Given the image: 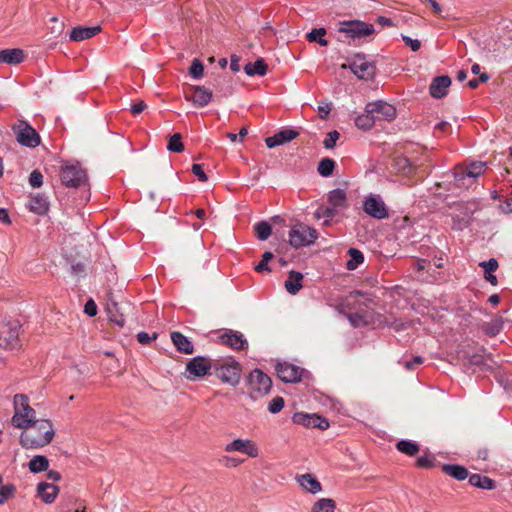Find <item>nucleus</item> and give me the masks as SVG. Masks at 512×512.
I'll return each instance as SVG.
<instances>
[{
	"mask_svg": "<svg viewBox=\"0 0 512 512\" xmlns=\"http://www.w3.org/2000/svg\"><path fill=\"white\" fill-rule=\"evenodd\" d=\"M21 323L17 319H5L0 322V348L14 350L21 347Z\"/></svg>",
	"mask_w": 512,
	"mask_h": 512,
	"instance_id": "nucleus-5",
	"label": "nucleus"
},
{
	"mask_svg": "<svg viewBox=\"0 0 512 512\" xmlns=\"http://www.w3.org/2000/svg\"><path fill=\"white\" fill-rule=\"evenodd\" d=\"M239 60H240L239 57L236 55H233L231 57L230 69L233 72H238L240 70Z\"/></svg>",
	"mask_w": 512,
	"mask_h": 512,
	"instance_id": "nucleus-62",
	"label": "nucleus"
},
{
	"mask_svg": "<svg viewBox=\"0 0 512 512\" xmlns=\"http://www.w3.org/2000/svg\"><path fill=\"white\" fill-rule=\"evenodd\" d=\"M147 105L144 101H139L131 106V112L134 115L142 113L146 109Z\"/></svg>",
	"mask_w": 512,
	"mask_h": 512,
	"instance_id": "nucleus-59",
	"label": "nucleus"
},
{
	"mask_svg": "<svg viewBox=\"0 0 512 512\" xmlns=\"http://www.w3.org/2000/svg\"><path fill=\"white\" fill-rule=\"evenodd\" d=\"M423 363V358L421 356H415L412 361H406L405 367L407 369H413L415 365H420Z\"/></svg>",
	"mask_w": 512,
	"mask_h": 512,
	"instance_id": "nucleus-60",
	"label": "nucleus"
},
{
	"mask_svg": "<svg viewBox=\"0 0 512 512\" xmlns=\"http://www.w3.org/2000/svg\"><path fill=\"white\" fill-rule=\"evenodd\" d=\"M284 407V399L282 397H275L269 403L268 410L272 414L280 412Z\"/></svg>",
	"mask_w": 512,
	"mask_h": 512,
	"instance_id": "nucleus-49",
	"label": "nucleus"
},
{
	"mask_svg": "<svg viewBox=\"0 0 512 512\" xmlns=\"http://www.w3.org/2000/svg\"><path fill=\"white\" fill-rule=\"evenodd\" d=\"M108 315H109L110 321L114 322L118 326L123 327L125 325V318H124V316L123 315H117L116 313H114L112 311V309L110 307L108 308Z\"/></svg>",
	"mask_w": 512,
	"mask_h": 512,
	"instance_id": "nucleus-56",
	"label": "nucleus"
},
{
	"mask_svg": "<svg viewBox=\"0 0 512 512\" xmlns=\"http://www.w3.org/2000/svg\"><path fill=\"white\" fill-rule=\"evenodd\" d=\"M273 253L270 252V251H266L263 255H262V259L261 261L255 266V271L258 272V273H262L264 271L266 272H270L271 269L270 267L268 266V262L273 258Z\"/></svg>",
	"mask_w": 512,
	"mask_h": 512,
	"instance_id": "nucleus-45",
	"label": "nucleus"
},
{
	"mask_svg": "<svg viewBox=\"0 0 512 512\" xmlns=\"http://www.w3.org/2000/svg\"><path fill=\"white\" fill-rule=\"evenodd\" d=\"M275 369L279 379L285 383L299 382L303 373V369L288 362L278 363Z\"/></svg>",
	"mask_w": 512,
	"mask_h": 512,
	"instance_id": "nucleus-18",
	"label": "nucleus"
},
{
	"mask_svg": "<svg viewBox=\"0 0 512 512\" xmlns=\"http://www.w3.org/2000/svg\"><path fill=\"white\" fill-rule=\"evenodd\" d=\"M218 339L221 344L234 350H244L248 347V342L244 335L238 331L225 330V332L219 335Z\"/></svg>",
	"mask_w": 512,
	"mask_h": 512,
	"instance_id": "nucleus-19",
	"label": "nucleus"
},
{
	"mask_svg": "<svg viewBox=\"0 0 512 512\" xmlns=\"http://www.w3.org/2000/svg\"><path fill=\"white\" fill-rule=\"evenodd\" d=\"M486 165V162L481 161L472 162L468 166L457 165L454 169V179L459 182L466 177L477 178L484 173Z\"/></svg>",
	"mask_w": 512,
	"mask_h": 512,
	"instance_id": "nucleus-16",
	"label": "nucleus"
},
{
	"mask_svg": "<svg viewBox=\"0 0 512 512\" xmlns=\"http://www.w3.org/2000/svg\"><path fill=\"white\" fill-rule=\"evenodd\" d=\"M457 210L463 214L462 216L456 215L453 217V228L454 229H463L466 228L471 219V215L473 214L474 210L469 207L468 204L459 203L456 205Z\"/></svg>",
	"mask_w": 512,
	"mask_h": 512,
	"instance_id": "nucleus-25",
	"label": "nucleus"
},
{
	"mask_svg": "<svg viewBox=\"0 0 512 512\" xmlns=\"http://www.w3.org/2000/svg\"><path fill=\"white\" fill-rule=\"evenodd\" d=\"M255 233L258 239L267 240L272 233V226L266 221H260L254 226Z\"/></svg>",
	"mask_w": 512,
	"mask_h": 512,
	"instance_id": "nucleus-41",
	"label": "nucleus"
},
{
	"mask_svg": "<svg viewBox=\"0 0 512 512\" xmlns=\"http://www.w3.org/2000/svg\"><path fill=\"white\" fill-rule=\"evenodd\" d=\"M28 468L31 473H40L47 471L49 468V460L44 455H36L28 463Z\"/></svg>",
	"mask_w": 512,
	"mask_h": 512,
	"instance_id": "nucleus-34",
	"label": "nucleus"
},
{
	"mask_svg": "<svg viewBox=\"0 0 512 512\" xmlns=\"http://www.w3.org/2000/svg\"><path fill=\"white\" fill-rule=\"evenodd\" d=\"M224 451L227 453L240 452L251 458H256L259 455V448L257 444L250 439H235L225 445Z\"/></svg>",
	"mask_w": 512,
	"mask_h": 512,
	"instance_id": "nucleus-14",
	"label": "nucleus"
},
{
	"mask_svg": "<svg viewBox=\"0 0 512 512\" xmlns=\"http://www.w3.org/2000/svg\"><path fill=\"white\" fill-rule=\"evenodd\" d=\"M29 209L38 215H44L49 210V202L47 198L40 193L31 194L29 200Z\"/></svg>",
	"mask_w": 512,
	"mask_h": 512,
	"instance_id": "nucleus-28",
	"label": "nucleus"
},
{
	"mask_svg": "<svg viewBox=\"0 0 512 512\" xmlns=\"http://www.w3.org/2000/svg\"><path fill=\"white\" fill-rule=\"evenodd\" d=\"M325 35H326L325 28H316V29L311 30L307 34V40L309 42H316L319 45L326 47L329 45V42L324 38Z\"/></svg>",
	"mask_w": 512,
	"mask_h": 512,
	"instance_id": "nucleus-38",
	"label": "nucleus"
},
{
	"mask_svg": "<svg viewBox=\"0 0 512 512\" xmlns=\"http://www.w3.org/2000/svg\"><path fill=\"white\" fill-rule=\"evenodd\" d=\"M365 112L371 113L376 121H391L396 117L395 107L384 101L368 103Z\"/></svg>",
	"mask_w": 512,
	"mask_h": 512,
	"instance_id": "nucleus-12",
	"label": "nucleus"
},
{
	"mask_svg": "<svg viewBox=\"0 0 512 512\" xmlns=\"http://www.w3.org/2000/svg\"><path fill=\"white\" fill-rule=\"evenodd\" d=\"M244 71L248 76H264L268 71V66L263 58H259L254 63H247L244 67Z\"/></svg>",
	"mask_w": 512,
	"mask_h": 512,
	"instance_id": "nucleus-33",
	"label": "nucleus"
},
{
	"mask_svg": "<svg viewBox=\"0 0 512 512\" xmlns=\"http://www.w3.org/2000/svg\"><path fill=\"white\" fill-rule=\"evenodd\" d=\"M303 275L297 271H290L288 279L285 281V288L291 295H296L302 288Z\"/></svg>",
	"mask_w": 512,
	"mask_h": 512,
	"instance_id": "nucleus-31",
	"label": "nucleus"
},
{
	"mask_svg": "<svg viewBox=\"0 0 512 512\" xmlns=\"http://www.w3.org/2000/svg\"><path fill=\"white\" fill-rule=\"evenodd\" d=\"M457 355L464 365L478 367L481 371H492L493 364L491 354H487L485 348L470 344L462 345L457 350Z\"/></svg>",
	"mask_w": 512,
	"mask_h": 512,
	"instance_id": "nucleus-2",
	"label": "nucleus"
},
{
	"mask_svg": "<svg viewBox=\"0 0 512 512\" xmlns=\"http://www.w3.org/2000/svg\"><path fill=\"white\" fill-rule=\"evenodd\" d=\"M451 85V78L447 75L437 76L430 85V94L433 98L441 99L447 94V89Z\"/></svg>",
	"mask_w": 512,
	"mask_h": 512,
	"instance_id": "nucleus-22",
	"label": "nucleus"
},
{
	"mask_svg": "<svg viewBox=\"0 0 512 512\" xmlns=\"http://www.w3.org/2000/svg\"><path fill=\"white\" fill-rule=\"evenodd\" d=\"M22 429L19 443L27 450L43 448L50 444L55 436L54 426L48 419H40Z\"/></svg>",
	"mask_w": 512,
	"mask_h": 512,
	"instance_id": "nucleus-1",
	"label": "nucleus"
},
{
	"mask_svg": "<svg viewBox=\"0 0 512 512\" xmlns=\"http://www.w3.org/2000/svg\"><path fill=\"white\" fill-rule=\"evenodd\" d=\"M394 166L399 172L405 175H410L415 172L412 163L406 157H397L394 160Z\"/></svg>",
	"mask_w": 512,
	"mask_h": 512,
	"instance_id": "nucleus-40",
	"label": "nucleus"
},
{
	"mask_svg": "<svg viewBox=\"0 0 512 512\" xmlns=\"http://www.w3.org/2000/svg\"><path fill=\"white\" fill-rule=\"evenodd\" d=\"M328 201L331 206L337 209H343L347 206L346 193L342 189H334L328 195Z\"/></svg>",
	"mask_w": 512,
	"mask_h": 512,
	"instance_id": "nucleus-35",
	"label": "nucleus"
},
{
	"mask_svg": "<svg viewBox=\"0 0 512 512\" xmlns=\"http://www.w3.org/2000/svg\"><path fill=\"white\" fill-rule=\"evenodd\" d=\"M335 168V161L330 158H323L318 164V173L323 177L331 176Z\"/></svg>",
	"mask_w": 512,
	"mask_h": 512,
	"instance_id": "nucleus-43",
	"label": "nucleus"
},
{
	"mask_svg": "<svg viewBox=\"0 0 512 512\" xmlns=\"http://www.w3.org/2000/svg\"><path fill=\"white\" fill-rule=\"evenodd\" d=\"M375 122H376V120L374 119V116L371 113H367V112H365L362 115H359L355 119V125L358 128L363 129V130L370 129L375 124Z\"/></svg>",
	"mask_w": 512,
	"mask_h": 512,
	"instance_id": "nucleus-42",
	"label": "nucleus"
},
{
	"mask_svg": "<svg viewBox=\"0 0 512 512\" xmlns=\"http://www.w3.org/2000/svg\"><path fill=\"white\" fill-rule=\"evenodd\" d=\"M489 449L487 447H480L477 450V459H481L483 461L488 460Z\"/></svg>",
	"mask_w": 512,
	"mask_h": 512,
	"instance_id": "nucleus-61",
	"label": "nucleus"
},
{
	"mask_svg": "<svg viewBox=\"0 0 512 512\" xmlns=\"http://www.w3.org/2000/svg\"><path fill=\"white\" fill-rule=\"evenodd\" d=\"M36 411L29 405V399L25 394L14 396V415L11 419L16 428H23L37 422Z\"/></svg>",
	"mask_w": 512,
	"mask_h": 512,
	"instance_id": "nucleus-4",
	"label": "nucleus"
},
{
	"mask_svg": "<svg viewBox=\"0 0 512 512\" xmlns=\"http://www.w3.org/2000/svg\"><path fill=\"white\" fill-rule=\"evenodd\" d=\"M157 333H154L152 336H150L147 332L141 331L137 334V340L140 344L147 345L152 340L157 338Z\"/></svg>",
	"mask_w": 512,
	"mask_h": 512,
	"instance_id": "nucleus-53",
	"label": "nucleus"
},
{
	"mask_svg": "<svg viewBox=\"0 0 512 512\" xmlns=\"http://www.w3.org/2000/svg\"><path fill=\"white\" fill-rule=\"evenodd\" d=\"M318 237L314 228L304 223H297L289 232V243L293 248H301L313 244Z\"/></svg>",
	"mask_w": 512,
	"mask_h": 512,
	"instance_id": "nucleus-7",
	"label": "nucleus"
},
{
	"mask_svg": "<svg viewBox=\"0 0 512 512\" xmlns=\"http://www.w3.org/2000/svg\"><path fill=\"white\" fill-rule=\"evenodd\" d=\"M348 254L350 256L349 261L346 263V268L348 270H355L361 263H363L364 256L360 250L356 248H350L348 250Z\"/></svg>",
	"mask_w": 512,
	"mask_h": 512,
	"instance_id": "nucleus-37",
	"label": "nucleus"
},
{
	"mask_svg": "<svg viewBox=\"0 0 512 512\" xmlns=\"http://www.w3.org/2000/svg\"><path fill=\"white\" fill-rule=\"evenodd\" d=\"M12 131L17 142L29 148H35L40 144L38 132L24 120H17L12 126Z\"/></svg>",
	"mask_w": 512,
	"mask_h": 512,
	"instance_id": "nucleus-8",
	"label": "nucleus"
},
{
	"mask_svg": "<svg viewBox=\"0 0 512 512\" xmlns=\"http://www.w3.org/2000/svg\"><path fill=\"white\" fill-rule=\"evenodd\" d=\"M192 172L195 176L198 177V179L201 181V182H206L208 180V177L206 175V173L204 172L203 168H202V165L200 164H193L192 165Z\"/></svg>",
	"mask_w": 512,
	"mask_h": 512,
	"instance_id": "nucleus-54",
	"label": "nucleus"
},
{
	"mask_svg": "<svg viewBox=\"0 0 512 512\" xmlns=\"http://www.w3.org/2000/svg\"><path fill=\"white\" fill-rule=\"evenodd\" d=\"M192 91L191 95L185 94V99L191 101L197 107L206 106L213 98L212 91L205 86H193Z\"/></svg>",
	"mask_w": 512,
	"mask_h": 512,
	"instance_id": "nucleus-20",
	"label": "nucleus"
},
{
	"mask_svg": "<svg viewBox=\"0 0 512 512\" xmlns=\"http://www.w3.org/2000/svg\"><path fill=\"white\" fill-rule=\"evenodd\" d=\"M480 267L484 268L485 273H491L497 270L498 262L494 258H490L488 261H483L479 264Z\"/></svg>",
	"mask_w": 512,
	"mask_h": 512,
	"instance_id": "nucleus-52",
	"label": "nucleus"
},
{
	"mask_svg": "<svg viewBox=\"0 0 512 512\" xmlns=\"http://www.w3.org/2000/svg\"><path fill=\"white\" fill-rule=\"evenodd\" d=\"M16 488L13 484H6L0 487V504H4L9 498L13 497Z\"/></svg>",
	"mask_w": 512,
	"mask_h": 512,
	"instance_id": "nucleus-46",
	"label": "nucleus"
},
{
	"mask_svg": "<svg viewBox=\"0 0 512 512\" xmlns=\"http://www.w3.org/2000/svg\"><path fill=\"white\" fill-rule=\"evenodd\" d=\"M442 470L445 474L455 478L456 480L462 481L469 477L467 468L457 464H444Z\"/></svg>",
	"mask_w": 512,
	"mask_h": 512,
	"instance_id": "nucleus-32",
	"label": "nucleus"
},
{
	"mask_svg": "<svg viewBox=\"0 0 512 512\" xmlns=\"http://www.w3.org/2000/svg\"><path fill=\"white\" fill-rule=\"evenodd\" d=\"M416 464L419 468H432L435 466V458L433 456H421L417 459Z\"/></svg>",
	"mask_w": 512,
	"mask_h": 512,
	"instance_id": "nucleus-51",
	"label": "nucleus"
},
{
	"mask_svg": "<svg viewBox=\"0 0 512 512\" xmlns=\"http://www.w3.org/2000/svg\"><path fill=\"white\" fill-rule=\"evenodd\" d=\"M37 496L46 504H51L55 501L59 487L53 483L40 482L37 485Z\"/></svg>",
	"mask_w": 512,
	"mask_h": 512,
	"instance_id": "nucleus-23",
	"label": "nucleus"
},
{
	"mask_svg": "<svg viewBox=\"0 0 512 512\" xmlns=\"http://www.w3.org/2000/svg\"><path fill=\"white\" fill-rule=\"evenodd\" d=\"M214 360L203 356L192 358L186 365V371L189 379L201 378L205 375L213 374Z\"/></svg>",
	"mask_w": 512,
	"mask_h": 512,
	"instance_id": "nucleus-10",
	"label": "nucleus"
},
{
	"mask_svg": "<svg viewBox=\"0 0 512 512\" xmlns=\"http://www.w3.org/2000/svg\"><path fill=\"white\" fill-rule=\"evenodd\" d=\"M101 31L99 25L92 27L77 26L74 27L69 35L71 41L79 42L90 39Z\"/></svg>",
	"mask_w": 512,
	"mask_h": 512,
	"instance_id": "nucleus-24",
	"label": "nucleus"
},
{
	"mask_svg": "<svg viewBox=\"0 0 512 512\" xmlns=\"http://www.w3.org/2000/svg\"><path fill=\"white\" fill-rule=\"evenodd\" d=\"M24 52L22 49H4L0 51V64L17 65L24 60Z\"/></svg>",
	"mask_w": 512,
	"mask_h": 512,
	"instance_id": "nucleus-29",
	"label": "nucleus"
},
{
	"mask_svg": "<svg viewBox=\"0 0 512 512\" xmlns=\"http://www.w3.org/2000/svg\"><path fill=\"white\" fill-rule=\"evenodd\" d=\"M402 39L414 52L418 51L421 47V42L418 39H412L408 36H402Z\"/></svg>",
	"mask_w": 512,
	"mask_h": 512,
	"instance_id": "nucleus-57",
	"label": "nucleus"
},
{
	"mask_svg": "<svg viewBox=\"0 0 512 512\" xmlns=\"http://www.w3.org/2000/svg\"><path fill=\"white\" fill-rule=\"evenodd\" d=\"M363 210L369 216L382 220L389 217L388 209L379 196H369L363 202Z\"/></svg>",
	"mask_w": 512,
	"mask_h": 512,
	"instance_id": "nucleus-13",
	"label": "nucleus"
},
{
	"mask_svg": "<svg viewBox=\"0 0 512 512\" xmlns=\"http://www.w3.org/2000/svg\"><path fill=\"white\" fill-rule=\"evenodd\" d=\"M340 137V133L336 130L329 132L323 141V145L326 149H333L336 145L337 140Z\"/></svg>",
	"mask_w": 512,
	"mask_h": 512,
	"instance_id": "nucleus-47",
	"label": "nucleus"
},
{
	"mask_svg": "<svg viewBox=\"0 0 512 512\" xmlns=\"http://www.w3.org/2000/svg\"><path fill=\"white\" fill-rule=\"evenodd\" d=\"M171 341L180 353L192 354L194 352V346L191 341L178 331L171 333Z\"/></svg>",
	"mask_w": 512,
	"mask_h": 512,
	"instance_id": "nucleus-27",
	"label": "nucleus"
},
{
	"mask_svg": "<svg viewBox=\"0 0 512 512\" xmlns=\"http://www.w3.org/2000/svg\"><path fill=\"white\" fill-rule=\"evenodd\" d=\"M213 366V374L223 383L233 387L240 383L242 367L235 359H216Z\"/></svg>",
	"mask_w": 512,
	"mask_h": 512,
	"instance_id": "nucleus-3",
	"label": "nucleus"
},
{
	"mask_svg": "<svg viewBox=\"0 0 512 512\" xmlns=\"http://www.w3.org/2000/svg\"><path fill=\"white\" fill-rule=\"evenodd\" d=\"M296 480L309 493L317 494L322 491L321 483L310 473L299 475L296 477Z\"/></svg>",
	"mask_w": 512,
	"mask_h": 512,
	"instance_id": "nucleus-26",
	"label": "nucleus"
},
{
	"mask_svg": "<svg viewBox=\"0 0 512 512\" xmlns=\"http://www.w3.org/2000/svg\"><path fill=\"white\" fill-rule=\"evenodd\" d=\"M167 149L170 152H175V153H180V152L184 151V144L182 142V136L180 133H175L170 137V139L168 141Z\"/></svg>",
	"mask_w": 512,
	"mask_h": 512,
	"instance_id": "nucleus-44",
	"label": "nucleus"
},
{
	"mask_svg": "<svg viewBox=\"0 0 512 512\" xmlns=\"http://www.w3.org/2000/svg\"><path fill=\"white\" fill-rule=\"evenodd\" d=\"M61 183L69 188H78L87 181L86 171L79 163H65L60 170Z\"/></svg>",
	"mask_w": 512,
	"mask_h": 512,
	"instance_id": "nucleus-6",
	"label": "nucleus"
},
{
	"mask_svg": "<svg viewBox=\"0 0 512 512\" xmlns=\"http://www.w3.org/2000/svg\"><path fill=\"white\" fill-rule=\"evenodd\" d=\"M84 312L91 317H93L97 314V305L95 304V302L92 299H89L85 303Z\"/></svg>",
	"mask_w": 512,
	"mask_h": 512,
	"instance_id": "nucleus-58",
	"label": "nucleus"
},
{
	"mask_svg": "<svg viewBox=\"0 0 512 512\" xmlns=\"http://www.w3.org/2000/svg\"><path fill=\"white\" fill-rule=\"evenodd\" d=\"M47 478L54 482L61 480V474L56 470H47Z\"/></svg>",
	"mask_w": 512,
	"mask_h": 512,
	"instance_id": "nucleus-64",
	"label": "nucleus"
},
{
	"mask_svg": "<svg viewBox=\"0 0 512 512\" xmlns=\"http://www.w3.org/2000/svg\"><path fill=\"white\" fill-rule=\"evenodd\" d=\"M351 71L359 78L364 80L372 79L375 75L376 67L372 62L366 60L364 55L357 54L349 64Z\"/></svg>",
	"mask_w": 512,
	"mask_h": 512,
	"instance_id": "nucleus-11",
	"label": "nucleus"
},
{
	"mask_svg": "<svg viewBox=\"0 0 512 512\" xmlns=\"http://www.w3.org/2000/svg\"><path fill=\"white\" fill-rule=\"evenodd\" d=\"M295 424L302 425L307 428H319L326 430L329 427V421L317 414L295 413L292 417Z\"/></svg>",
	"mask_w": 512,
	"mask_h": 512,
	"instance_id": "nucleus-17",
	"label": "nucleus"
},
{
	"mask_svg": "<svg viewBox=\"0 0 512 512\" xmlns=\"http://www.w3.org/2000/svg\"><path fill=\"white\" fill-rule=\"evenodd\" d=\"M29 184L33 188H38L43 184V175L39 170H33L29 176Z\"/></svg>",
	"mask_w": 512,
	"mask_h": 512,
	"instance_id": "nucleus-50",
	"label": "nucleus"
},
{
	"mask_svg": "<svg viewBox=\"0 0 512 512\" xmlns=\"http://www.w3.org/2000/svg\"><path fill=\"white\" fill-rule=\"evenodd\" d=\"M338 32L347 37L356 39L369 36L374 33V26L360 20L343 21L339 23Z\"/></svg>",
	"mask_w": 512,
	"mask_h": 512,
	"instance_id": "nucleus-9",
	"label": "nucleus"
},
{
	"mask_svg": "<svg viewBox=\"0 0 512 512\" xmlns=\"http://www.w3.org/2000/svg\"><path fill=\"white\" fill-rule=\"evenodd\" d=\"M189 71L194 78L199 79L203 76L204 66L199 59H194Z\"/></svg>",
	"mask_w": 512,
	"mask_h": 512,
	"instance_id": "nucleus-48",
	"label": "nucleus"
},
{
	"mask_svg": "<svg viewBox=\"0 0 512 512\" xmlns=\"http://www.w3.org/2000/svg\"><path fill=\"white\" fill-rule=\"evenodd\" d=\"M247 134H248V129H247L246 127H242V128L240 129L239 133H236V134H235V133H231V132H229V133H227V134H226V137H227L230 141L235 142V141H237L238 139H239L240 141H242V140H243V138H244Z\"/></svg>",
	"mask_w": 512,
	"mask_h": 512,
	"instance_id": "nucleus-55",
	"label": "nucleus"
},
{
	"mask_svg": "<svg viewBox=\"0 0 512 512\" xmlns=\"http://www.w3.org/2000/svg\"><path fill=\"white\" fill-rule=\"evenodd\" d=\"M336 503L331 498H321L311 507L310 512H335Z\"/></svg>",
	"mask_w": 512,
	"mask_h": 512,
	"instance_id": "nucleus-36",
	"label": "nucleus"
},
{
	"mask_svg": "<svg viewBox=\"0 0 512 512\" xmlns=\"http://www.w3.org/2000/svg\"><path fill=\"white\" fill-rule=\"evenodd\" d=\"M331 111V107L329 104L320 105L318 107V112L321 118H325Z\"/></svg>",
	"mask_w": 512,
	"mask_h": 512,
	"instance_id": "nucleus-63",
	"label": "nucleus"
},
{
	"mask_svg": "<svg viewBox=\"0 0 512 512\" xmlns=\"http://www.w3.org/2000/svg\"><path fill=\"white\" fill-rule=\"evenodd\" d=\"M396 448L408 455V456H414L419 452V445L415 442L409 441V440H401L396 444Z\"/></svg>",
	"mask_w": 512,
	"mask_h": 512,
	"instance_id": "nucleus-39",
	"label": "nucleus"
},
{
	"mask_svg": "<svg viewBox=\"0 0 512 512\" xmlns=\"http://www.w3.org/2000/svg\"><path fill=\"white\" fill-rule=\"evenodd\" d=\"M299 135L298 131L294 129H283L271 137L265 139V143L268 148H274L276 146L285 144L294 140Z\"/></svg>",
	"mask_w": 512,
	"mask_h": 512,
	"instance_id": "nucleus-21",
	"label": "nucleus"
},
{
	"mask_svg": "<svg viewBox=\"0 0 512 512\" xmlns=\"http://www.w3.org/2000/svg\"><path fill=\"white\" fill-rule=\"evenodd\" d=\"M469 484L484 490H493L496 488V482L493 479L477 473L469 476Z\"/></svg>",
	"mask_w": 512,
	"mask_h": 512,
	"instance_id": "nucleus-30",
	"label": "nucleus"
},
{
	"mask_svg": "<svg viewBox=\"0 0 512 512\" xmlns=\"http://www.w3.org/2000/svg\"><path fill=\"white\" fill-rule=\"evenodd\" d=\"M248 384L254 392L264 395L270 391L272 380L260 369H255L249 375Z\"/></svg>",
	"mask_w": 512,
	"mask_h": 512,
	"instance_id": "nucleus-15",
	"label": "nucleus"
}]
</instances>
